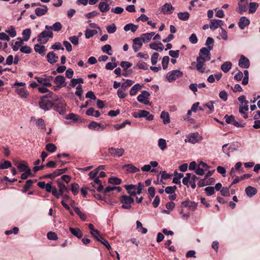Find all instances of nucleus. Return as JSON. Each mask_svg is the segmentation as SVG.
<instances>
[{
  "mask_svg": "<svg viewBox=\"0 0 260 260\" xmlns=\"http://www.w3.org/2000/svg\"><path fill=\"white\" fill-rule=\"evenodd\" d=\"M124 187L126 190L129 196H135L136 194H140L141 193L142 190L144 189V185L143 183L139 182L138 186L136 185L129 184L125 185Z\"/></svg>",
  "mask_w": 260,
  "mask_h": 260,
  "instance_id": "1",
  "label": "nucleus"
},
{
  "mask_svg": "<svg viewBox=\"0 0 260 260\" xmlns=\"http://www.w3.org/2000/svg\"><path fill=\"white\" fill-rule=\"evenodd\" d=\"M119 201L122 204V208L124 209H130L132 208L131 204L134 203V199L131 196L126 195L121 196Z\"/></svg>",
  "mask_w": 260,
  "mask_h": 260,
  "instance_id": "2",
  "label": "nucleus"
},
{
  "mask_svg": "<svg viewBox=\"0 0 260 260\" xmlns=\"http://www.w3.org/2000/svg\"><path fill=\"white\" fill-rule=\"evenodd\" d=\"M66 103L63 99L59 100L57 104L54 103L53 109L59 113L60 114L63 115L66 112Z\"/></svg>",
  "mask_w": 260,
  "mask_h": 260,
  "instance_id": "3",
  "label": "nucleus"
},
{
  "mask_svg": "<svg viewBox=\"0 0 260 260\" xmlns=\"http://www.w3.org/2000/svg\"><path fill=\"white\" fill-rule=\"evenodd\" d=\"M182 75L183 73L181 71L179 70H173L167 74L166 78L169 82H171L182 77Z\"/></svg>",
  "mask_w": 260,
  "mask_h": 260,
  "instance_id": "4",
  "label": "nucleus"
},
{
  "mask_svg": "<svg viewBox=\"0 0 260 260\" xmlns=\"http://www.w3.org/2000/svg\"><path fill=\"white\" fill-rule=\"evenodd\" d=\"M150 95L149 92L146 90L142 91L141 93L137 97V100L141 103L146 105H148L150 104L148 100V97Z\"/></svg>",
  "mask_w": 260,
  "mask_h": 260,
  "instance_id": "5",
  "label": "nucleus"
},
{
  "mask_svg": "<svg viewBox=\"0 0 260 260\" xmlns=\"http://www.w3.org/2000/svg\"><path fill=\"white\" fill-rule=\"evenodd\" d=\"M124 152V149L122 148H115L114 147H110L108 149L109 154L113 157H120Z\"/></svg>",
  "mask_w": 260,
  "mask_h": 260,
  "instance_id": "6",
  "label": "nucleus"
},
{
  "mask_svg": "<svg viewBox=\"0 0 260 260\" xmlns=\"http://www.w3.org/2000/svg\"><path fill=\"white\" fill-rule=\"evenodd\" d=\"M177 189V187L176 185H174L172 186H168L165 188V192L167 194H169V199L171 201H174L176 199V194L175 193V191Z\"/></svg>",
  "mask_w": 260,
  "mask_h": 260,
  "instance_id": "7",
  "label": "nucleus"
},
{
  "mask_svg": "<svg viewBox=\"0 0 260 260\" xmlns=\"http://www.w3.org/2000/svg\"><path fill=\"white\" fill-rule=\"evenodd\" d=\"M197 203H195L194 202L187 200L181 203V207L188 208L189 210L194 211L197 209Z\"/></svg>",
  "mask_w": 260,
  "mask_h": 260,
  "instance_id": "8",
  "label": "nucleus"
},
{
  "mask_svg": "<svg viewBox=\"0 0 260 260\" xmlns=\"http://www.w3.org/2000/svg\"><path fill=\"white\" fill-rule=\"evenodd\" d=\"M40 107L44 110H49L54 106V103L49 100L41 99L39 101Z\"/></svg>",
  "mask_w": 260,
  "mask_h": 260,
  "instance_id": "9",
  "label": "nucleus"
},
{
  "mask_svg": "<svg viewBox=\"0 0 260 260\" xmlns=\"http://www.w3.org/2000/svg\"><path fill=\"white\" fill-rule=\"evenodd\" d=\"M201 140V137L199 135L198 133H195L189 135L187 138L185 140V142H189L192 144L196 143Z\"/></svg>",
  "mask_w": 260,
  "mask_h": 260,
  "instance_id": "10",
  "label": "nucleus"
},
{
  "mask_svg": "<svg viewBox=\"0 0 260 260\" xmlns=\"http://www.w3.org/2000/svg\"><path fill=\"white\" fill-rule=\"evenodd\" d=\"M210 59H206L201 56H198L197 58V64L196 65L197 70L201 73H204L205 72V68L203 67L204 63L206 61H208Z\"/></svg>",
  "mask_w": 260,
  "mask_h": 260,
  "instance_id": "11",
  "label": "nucleus"
},
{
  "mask_svg": "<svg viewBox=\"0 0 260 260\" xmlns=\"http://www.w3.org/2000/svg\"><path fill=\"white\" fill-rule=\"evenodd\" d=\"M48 30L46 29L43 31L41 33L39 34L37 37V41L40 44H45L48 41Z\"/></svg>",
  "mask_w": 260,
  "mask_h": 260,
  "instance_id": "12",
  "label": "nucleus"
},
{
  "mask_svg": "<svg viewBox=\"0 0 260 260\" xmlns=\"http://www.w3.org/2000/svg\"><path fill=\"white\" fill-rule=\"evenodd\" d=\"M248 3L249 0H240L238 2L239 10L238 11L239 14H242L247 10Z\"/></svg>",
  "mask_w": 260,
  "mask_h": 260,
  "instance_id": "13",
  "label": "nucleus"
},
{
  "mask_svg": "<svg viewBox=\"0 0 260 260\" xmlns=\"http://www.w3.org/2000/svg\"><path fill=\"white\" fill-rule=\"evenodd\" d=\"M57 182L59 188V191H57V194L58 196L57 199H59L61 196H63L64 192H67L68 193L69 189L63 182L59 181V179L57 180Z\"/></svg>",
  "mask_w": 260,
  "mask_h": 260,
  "instance_id": "14",
  "label": "nucleus"
},
{
  "mask_svg": "<svg viewBox=\"0 0 260 260\" xmlns=\"http://www.w3.org/2000/svg\"><path fill=\"white\" fill-rule=\"evenodd\" d=\"M88 127L90 129L97 131H102L106 128L105 126L101 125V124L97 123L95 121L91 122L89 124Z\"/></svg>",
  "mask_w": 260,
  "mask_h": 260,
  "instance_id": "15",
  "label": "nucleus"
},
{
  "mask_svg": "<svg viewBox=\"0 0 260 260\" xmlns=\"http://www.w3.org/2000/svg\"><path fill=\"white\" fill-rule=\"evenodd\" d=\"M211 50V47H210L209 49H207L206 47L202 48L200 50L199 56L205 58L206 59H210V51Z\"/></svg>",
  "mask_w": 260,
  "mask_h": 260,
  "instance_id": "16",
  "label": "nucleus"
},
{
  "mask_svg": "<svg viewBox=\"0 0 260 260\" xmlns=\"http://www.w3.org/2000/svg\"><path fill=\"white\" fill-rule=\"evenodd\" d=\"M248 103V101H246L245 103L240 104L239 111L241 114L243 115V117L245 119H247L248 118V115L246 112L249 109Z\"/></svg>",
  "mask_w": 260,
  "mask_h": 260,
  "instance_id": "17",
  "label": "nucleus"
},
{
  "mask_svg": "<svg viewBox=\"0 0 260 260\" xmlns=\"http://www.w3.org/2000/svg\"><path fill=\"white\" fill-rule=\"evenodd\" d=\"M238 64L241 68L247 69L249 67L250 62L247 57H245L244 55H241Z\"/></svg>",
  "mask_w": 260,
  "mask_h": 260,
  "instance_id": "18",
  "label": "nucleus"
},
{
  "mask_svg": "<svg viewBox=\"0 0 260 260\" xmlns=\"http://www.w3.org/2000/svg\"><path fill=\"white\" fill-rule=\"evenodd\" d=\"M223 22L219 19H212L210 20V28L211 29H215L220 27V28H222Z\"/></svg>",
  "mask_w": 260,
  "mask_h": 260,
  "instance_id": "19",
  "label": "nucleus"
},
{
  "mask_svg": "<svg viewBox=\"0 0 260 260\" xmlns=\"http://www.w3.org/2000/svg\"><path fill=\"white\" fill-rule=\"evenodd\" d=\"M45 190L48 192H51L52 195L54 196L56 198H57V190L55 186H52V183L49 182L46 184V186L45 187Z\"/></svg>",
  "mask_w": 260,
  "mask_h": 260,
  "instance_id": "20",
  "label": "nucleus"
},
{
  "mask_svg": "<svg viewBox=\"0 0 260 260\" xmlns=\"http://www.w3.org/2000/svg\"><path fill=\"white\" fill-rule=\"evenodd\" d=\"M47 61L50 64L56 63L58 60V56H57L53 51L49 52L46 56Z\"/></svg>",
  "mask_w": 260,
  "mask_h": 260,
  "instance_id": "21",
  "label": "nucleus"
},
{
  "mask_svg": "<svg viewBox=\"0 0 260 260\" xmlns=\"http://www.w3.org/2000/svg\"><path fill=\"white\" fill-rule=\"evenodd\" d=\"M66 79L64 76L61 75L57 76L54 80L55 84L61 86V87H66L67 84L65 82Z\"/></svg>",
  "mask_w": 260,
  "mask_h": 260,
  "instance_id": "22",
  "label": "nucleus"
},
{
  "mask_svg": "<svg viewBox=\"0 0 260 260\" xmlns=\"http://www.w3.org/2000/svg\"><path fill=\"white\" fill-rule=\"evenodd\" d=\"M142 46V41L140 38H136L133 40V48L135 52H137Z\"/></svg>",
  "mask_w": 260,
  "mask_h": 260,
  "instance_id": "23",
  "label": "nucleus"
},
{
  "mask_svg": "<svg viewBox=\"0 0 260 260\" xmlns=\"http://www.w3.org/2000/svg\"><path fill=\"white\" fill-rule=\"evenodd\" d=\"M249 23L250 21L248 18L245 17H242L238 22V26L240 29H244Z\"/></svg>",
  "mask_w": 260,
  "mask_h": 260,
  "instance_id": "24",
  "label": "nucleus"
},
{
  "mask_svg": "<svg viewBox=\"0 0 260 260\" xmlns=\"http://www.w3.org/2000/svg\"><path fill=\"white\" fill-rule=\"evenodd\" d=\"M139 118L145 117L148 120H152L154 116L146 110H139Z\"/></svg>",
  "mask_w": 260,
  "mask_h": 260,
  "instance_id": "25",
  "label": "nucleus"
},
{
  "mask_svg": "<svg viewBox=\"0 0 260 260\" xmlns=\"http://www.w3.org/2000/svg\"><path fill=\"white\" fill-rule=\"evenodd\" d=\"M122 168L123 169H125L126 171L131 173H136L140 171V169L139 168L136 167L132 164L124 165Z\"/></svg>",
  "mask_w": 260,
  "mask_h": 260,
  "instance_id": "26",
  "label": "nucleus"
},
{
  "mask_svg": "<svg viewBox=\"0 0 260 260\" xmlns=\"http://www.w3.org/2000/svg\"><path fill=\"white\" fill-rule=\"evenodd\" d=\"M42 7H43V8H37L35 10V14L38 16L40 17L44 15L48 12V9L47 6L43 5Z\"/></svg>",
  "mask_w": 260,
  "mask_h": 260,
  "instance_id": "27",
  "label": "nucleus"
},
{
  "mask_svg": "<svg viewBox=\"0 0 260 260\" xmlns=\"http://www.w3.org/2000/svg\"><path fill=\"white\" fill-rule=\"evenodd\" d=\"M174 8L171 3H166L164 5V14L169 15L173 13Z\"/></svg>",
  "mask_w": 260,
  "mask_h": 260,
  "instance_id": "28",
  "label": "nucleus"
},
{
  "mask_svg": "<svg viewBox=\"0 0 260 260\" xmlns=\"http://www.w3.org/2000/svg\"><path fill=\"white\" fill-rule=\"evenodd\" d=\"M62 28V25L59 22H56L53 24L52 26L49 25L45 26V29L47 30L52 29L55 31H58Z\"/></svg>",
  "mask_w": 260,
  "mask_h": 260,
  "instance_id": "29",
  "label": "nucleus"
},
{
  "mask_svg": "<svg viewBox=\"0 0 260 260\" xmlns=\"http://www.w3.org/2000/svg\"><path fill=\"white\" fill-rule=\"evenodd\" d=\"M35 51L40 54L42 56H44L46 51L45 47L44 45H41L39 44H37L34 46Z\"/></svg>",
  "mask_w": 260,
  "mask_h": 260,
  "instance_id": "30",
  "label": "nucleus"
},
{
  "mask_svg": "<svg viewBox=\"0 0 260 260\" xmlns=\"http://www.w3.org/2000/svg\"><path fill=\"white\" fill-rule=\"evenodd\" d=\"M15 91L18 95L23 98H27L28 95V93L25 87H17L15 89Z\"/></svg>",
  "mask_w": 260,
  "mask_h": 260,
  "instance_id": "31",
  "label": "nucleus"
},
{
  "mask_svg": "<svg viewBox=\"0 0 260 260\" xmlns=\"http://www.w3.org/2000/svg\"><path fill=\"white\" fill-rule=\"evenodd\" d=\"M15 165L17 167V168L19 170L20 172H24L25 170L27 169L28 167L27 162L26 161H16L15 163Z\"/></svg>",
  "mask_w": 260,
  "mask_h": 260,
  "instance_id": "32",
  "label": "nucleus"
},
{
  "mask_svg": "<svg viewBox=\"0 0 260 260\" xmlns=\"http://www.w3.org/2000/svg\"><path fill=\"white\" fill-rule=\"evenodd\" d=\"M69 230L72 234L77 237L78 239H81L82 237V232L79 229L70 227Z\"/></svg>",
  "mask_w": 260,
  "mask_h": 260,
  "instance_id": "33",
  "label": "nucleus"
},
{
  "mask_svg": "<svg viewBox=\"0 0 260 260\" xmlns=\"http://www.w3.org/2000/svg\"><path fill=\"white\" fill-rule=\"evenodd\" d=\"M245 192L247 196L251 198L256 193L257 190L255 187L249 186L245 188Z\"/></svg>",
  "mask_w": 260,
  "mask_h": 260,
  "instance_id": "34",
  "label": "nucleus"
},
{
  "mask_svg": "<svg viewBox=\"0 0 260 260\" xmlns=\"http://www.w3.org/2000/svg\"><path fill=\"white\" fill-rule=\"evenodd\" d=\"M155 35V32H151L150 33L143 34L141 35L140 38L142 41L144 42H148L152 37Z\"/></svg>",
  "mask_w": 260,
  "mask_h": 260,
  "instance_id": "35",
  "label": "nucleus"
},
{
  "mask_svg": "<svg viewBox=\"0 0 260 260\" xmlns=\"http://www.w3.org/2000/svg\"><path fill=\"white\" fill-rule=\"evenodd\" d=\"M175 206V204L172 201H171L166 203V208L167 210L164 209V213H166L167 214H169L171 211H172Z\"/></svg>",
  "mask_w": 260,
  "mask_h": 260,
  "instance_id": "36",
  "label": "nucleus"
},
{
  "mask_svg": "<svg viewBox=\"0 0 260 260\" xmlns=\"http://www.w3.org/2000/svg\"><path fill=\"white\" fill-rule=\"evenodd\" d=\"M183 177V174L182 173H178L177 171L175 172V176L173 179V182L176 184H180L181 186L180 179Z\"/></svg>",
  "mask_w": 260,
  "mask_h": 260,
  "instance_id": "37",
  "label": "nucleus"
},
{
  "mask_svg": "<svg viewBox=\"0 0 260 260\" xmlns=\"http://www.w3.org/2000/svg\"><path fill=\"white\" fill-rule=\"evenodd\" d=\"M232 65L230 61H225L221 65V69L224 73H227L231 69Z\"/></svg>",
  "mask_w": 260,
  "mask_h": 260,
  "instance_id": "38",
  "label": "nucleus"
},
{
  "mask_svg": "<svg viewBox=\"0 0 260 260\" xmlns=\"http://www.w3.org/2000/svg\"><path fill=\"white\" fill-rule=\"evenodd\" d=\"M100 10L102 12H106L110 9L109 5L106 2H101L99 5Z\"/></svg>",
  "mask_w": 260,
  "mask_h": 260,
  "instance_id": "39",
  "label": "nucleus"
},
{
  "mask_svg": "<svg viewBox=\"0 0 260 260\" xmlns=\"http://www.w3.org/2000/svg\"><path fill=\"white\" fill-rule=\"evenodd\" d=\"M17 40H19V41L15 42L14 45H13V42L12 43V44H11L12 46V49H13V51H17L19 49V47L20 46H21L23 43V41L21 38H20V37L18 38Z\"/></svg>",
  "mask_w": 260,
  "mask_h": 260,
  "instance_id": "40",
  "label": "nucleus"
},
{
  "mask_svg": "<svg viewBox=\"0 0 260 260\" xmlns=\"http://www.w3.org/2000/svg\"><path fill=\"white\" fill-rule=\"evenodd\" d=\"M31 31L30 28H26L23 30V41H27L29 39L31 35Z\"/></svg>",
  "mask_w": 260,
  "mask_h": 260,
  "instance_id": "41",
  "label": "nucleus"
},
{
  "mask_svg": "<svg viewBox=\"0 0 260 260\" xmlns=\"http://www.w3.org/2000/svg\"><path fill=\"white\" fill-rule=\"evenodd\" d=\"M138 28V25L133 23H129L125 25L124 27V30L126 31L131 30L132 32H135Z\"/></svg>",
  "mask_w": 260,
  "mask_h": 260,
  "instance_id": "42",
  "label": "nucleus"
},
{
  "mask_svg": "<svg viewBox=\"0 0 260 260\" xmlns=\"http://www.w3.org/2000/svg\"><path fill=\"white\" fill-rule=\"evenodd\" d=\"M141 87L142 86L138 83L134 85L129 91L130 95L132 96L136 95L138 91L141 89Z\"/></svg>",
  "mask_w": 260,
  "mask_h": 260,
  "instance_id": "43",
  "label": "nucleus"
},
{
  "mask_svg": "<svg viewBox=\"0 0 260 260\" xmlns=\"http://www.w3.org/2000/svg\"><path fill=\"white\" fill-rule=\"evenodd\" d=\"M177 15L179 19L183 21L187 20L189 17V14L187 12H179L178 13Z\"/></svg>",
  "mask_w": 260,
  "mask_h": 260,
  "instance_id": "44",
  "label": "nucleus"
},
{
  "mask_svg": "<svg viewBox=\"0 0 260 260\" xmlns=\"http://www.w3.org/2000/svg\"><path fill=\"white\" fill-rule=\"evenodd\" d=\"M36 124L38 127L41 128L44 132L46 131V124L42 118H39L36 121Z\"/></svg>",
  "mask_w": 260,
  "mask_h": 260,
  "instance_id": "45",
  "label": "nucleus"
},
{
  "mask_svg": "<svg viewBox=\"0 0 260 260\" xmlns=\"http://www.w3.org/2000/svg\"><path fill=\"white\" fill-rule=\"evenodd\" d=\"M84 81L82 78L78 79H72L70 85L72 87H75L77 84L83 83Z\"/></svg>",
  "mask_w": 260,
  "mask_h": 260,
  "instance_id": "46",
  "label": "nucleus"
},
{
  "mask_svg": "<svg viewBox=\"0 0 260 260\" xmlns=\"http://www.w3.org/2000/svg\"><path fill=\"white\" fill-rule=\"evenodd\" d=\"M6 32L8 33L9 35V36L12 38H14L16 37L17 35L15 29L14 27L12 25H11L10 27H9L8 29L6 30Z\"/></svg>",
  "mask_w": 260,
  "mask_h": 260,
  "instance_id": "47",
  "label": "nucleus"
},
{
  "mask_svg": "<svg viewBox=\"0 0 260 260\" xmlns=\"http://www.w3.org/2000/svg\"><path fill=\"white\" fill-rule=\"evenodd\" d=\"M45 149L49 152L53 153L56 150L57 147L53 143H48L46 145Z\"/></svg>",
  "mask_w": 260,
  "mask_h": 260,
  "instance_id": "48",
  "label": "nucleus"
},
{
  "mask_svg": "<svg viewBox=\"0 0 260 260\" xmlns=\"http://www.w3.org/2000/svg\"><path fill=\"white\" fill-rule=\"evenodd\" d=\"M258 5L256 3H250L249 7V13H254L255 12L256 9H257Z\"/></svg>",
  "mask_w": 260,
  "mask_h": 260,
  "instance_id": "49",
  "label": "nucleus"
},
{
  "mask_svg": "<svg viewBox=\"0 0 260 260\" xmlns=\"http://www.w3.org/2000/svg\"><path fill=\"white\" fill-rule=\"evenodd\" d=\"M97 34V31L96 30H91L90 29H86L85 30V37L86 39H89L92 37L94 35Z\"/></svg>",
  "mask_w": 260,
  "mask_h": 260,
  "instance_id": "50",
  "label": "nucleus"
},
{
  "mask_svg": "<svg viewBox=\"0 0 260 260\" xmlns=\"http://www.w3.org/2000/svg\"><path fill=\"white\" fill-rule=\"evenodd\" d=\"M108 182L112 184L119 185L121 184V180L117 177H112L109 178Z\"/></svg>",
  "mask_w": 260,
  "mask_h": 260,
  "instance_id": "51",
  "label": "nucleus"
},
{
  "mask_svg": "<svg viewBox=\"0 0 260 260\" xmlns=\"http://www.w3.org/2000/svg\"><path fill=\"white\" fill-rule=\"evenodd\" d=\"M34 183V181L31 179L28 180L26 181L25 184L24 185L22 191L23 192H26L32 186V184Z\"/></svg>",
  "mask_w": 260,
  "mask_h": 260,
  "instance_id": "52",
  "label": "nucleus"
},
{
  "mask_svg": "<svg viewBox=\"0 0 260 260\" xmlns=\"http://www.w3.org/2000/svg\"><path fill=\"white\" fill-rule=\"evenodd\" d=\"M136 67L139 69H143L144 70H147L148 69V65L141 60L138 62Z\"/></svg>",
  "mask_w": 260,
  "mask_h": 260,
  "instance_id": "53",
  "label": "nucleus"
},
{
  "mask_svg": "<svg viewBox=\"0 0 260 260\" xmlns=\"http://www.w3.org/2000/svg\"><path fill=\"white\" fill-rule=\"evenodd\" d=\"M191 177V174L188 173L186 174L185 177H184L182 180V183L183 184L186 185L188 187H189L188 183H190Z\"/></svg>",
  "mask_w": 260,
  "mask_h": 260,
  "instance_id": "54",
  "label": "nucleus"
},
{
  "mask_svg": "<svg viewBox=\"0 0 260 260\" xmlns=\"http://www.w3.org/2000/svg\"><path fill=\"white\" fill-rule=\"evenodd\" d=\"M11 167L12 164L9 160H5L4 162L0 164V169H6Z\"/></svg>",
  "mask_w": 260,
  "mask_h": 260,
  "instance_id": "55",
  "label": "nucleus"
},
{
  "mask_svg": "<svg viewBox=\"0 0 260 260\" xmlns=\"http://www.w3.org/2000/svg\"><path fill=\"white\" fill-rule=\"evenodd\" d=\"M79 186L76 183H74L71 185V190L74 195H77L79 192Z\"/></svg>",
  "mask_w": 260,
  "mask_h": 260,
  "instance_id": "56",
  "label": "nucleus"
},
{
  "mask_svg": "<svg viewBox=\"0 0 260 260\" xmlns=\"http://www.w3.org/2000/svg\"><path fill=\"white\" fill-rule=\"evenodd\" d=\"M76 91L75 92V94L76 95L79 96L80 100H82V93H83V89L81 85H79L76 87Z\"/></svg>",
  "mask_w": 260,
  "mask_h": 260,
  "instance_id": "57",
  "label": "nucleus"
},
{
  "mask_svg": "<svg viewBox=\"0 0 260 260\" xmlns=\"http://www.w3.org/2000/svg\"><path fill=\"white\" fill-rule=\"evenodd\" d=\"M67 171V168H64V169H56L53 172V174L54 175V177L55 178L57 176H59V175L66 173Z\"/></svg>",
  "mask_w": 260,
  "mask_h": 260,
  "instance_id": "58",
  "label": "nucleus"
},
{
  "mask_svg": "<svg viewBox=\"0 0 260 260\" xmlns=\"http://www.w3.org/2000/svg\"><path fill=\"white\" fill-rule=\"evenodd\" d=\"M221 32L220 34V36L217 37V38L219 40L220 39H222L224 40H228V34L226 31L223 28H221Z\"/></svg>",
  "mask_w": 260,
  "mask_h": 260,
  "instance_id": "59",
  "label": "nucleus"
},
{
  "mask_svg": "<svg viewBox=\"0 0 260 260\" xmlns=\"http://www.w3.org/2000/svg\"><path fill=\"white\" fill-rule=\"evenodd\" d=\"M134 82L131 80H126V81L122 84L121 88L125 90L127 87L131 86Z\"/></svg>",
  "mask_w": 260,
  "mask_h": 260,
  "instance_id": "60",
  "label": "nucleus"
},
{
  "mask_svg": "<svg viewBox=\"0 0 260 260\" xmlns=\"http://www.w3.org/2000/svg\"><path fill=\"white\" fill-rule=\"evenodd\" d=\"M20 50L21 52L26 54L30 53L32 51L31 48L27 45L21 47Z\"/></svg>",
  "mask_w": 260,
  "mask_h": 260,
  "instance_id": "61",
  "label": "nucleus"
},
{
  "mask_svg": "<svg viewBox=\"0 0 260 260\" xmlns=\"http://www.w3.org/2000/svg\"><path fill=\"white\" fill-rule=\"evenodd\" d=\"M120 65L124 71H126L127 69L132 66V63L128 61H122L120 62Z\"/></svg>",
  "mask_w": 260,
  "mask_h": 260,
  "instance_id": "62",
  "label": "nucleus"
},
{
  "mask_svg": "<svg viewBox=\"0 0 260 260\" xmlns=\"http://www.w3.org/2000/svg\"><path fill=\"white\" fill-rule=\"evenodd\" d=\"M106 29L109 34H112L116 31L117 28L115 24L113 23L111 25H108Z\"/></svg>",
  "mask_w": 260,
  "mask_h": 260,
  "instance_id": "63",
  "label": "nucleus"
},
{
  "mask_svg": "<svg viewBox=\"0 0 260 260\" xmlns=\"http://www.w3.org/2000/svg\"><path fill=\"white\" fill-rule=\"evenodd\" d=\"M224 118L225 120V122L228 124H233V122L235 121V117L233 115L228 116V115H226Z\"/></svg>",
  "mask_w": 260,
  "mask_h": 260,
  "instance_id": "64",
  "label": "nucleus"
}]
</instances>
